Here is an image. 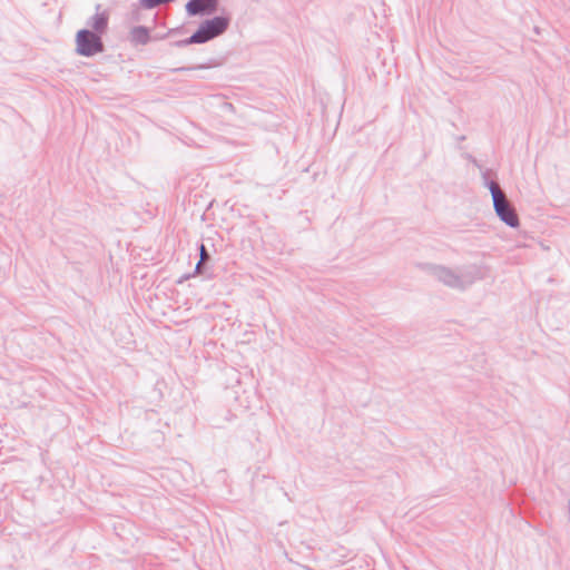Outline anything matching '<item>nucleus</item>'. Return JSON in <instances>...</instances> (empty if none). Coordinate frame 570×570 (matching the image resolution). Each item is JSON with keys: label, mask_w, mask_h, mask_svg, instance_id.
<instances>
[{"label": "nucleus", "mask_w": 570, "mask_h": 570, "mask_svg": "<svg viewBox=\"0 0 570 570\" xmlns=\"http://www.w3.org/2000/svg\"><path fill=\"white\" fill-rule=\"evenodd\" d=\"M430 272L445 286L459 291H465L476 281L484 278L483 268L476 264L463 265L456 269L443 265H432Z\"/></svg>", "instance_id": "nucleus-1"}, {"label": "nucleus", "mask_w": 570, "mask_h": 570, "mask_svg": "<svg viewBox=\"0 0 570 570\" xmlns=\"http://www.w3.org/2000/svg\"><path fill=\"white\" fill-rule=\"evenodd\" d=\"M76 53L81 57H94L105 51L102 36L89 31V29H80L75 36Z\"/></svg>", "instance_id": "nucleus-2"}, {"label": "nucleus", "mask_w": 570, "mask_h": 570, "mask_svg": "<svg viewBox=\"0 0 570 570\" xmlns=\"http://www.w3.org/2000/svg\"><path fill=\"white\" fill-rule=\"evenodd\" d=\"M230 21L232 19L227 14L214 16L202 21L195 31L199 43H206L225 33L229 28Z\"/></svg>", "instance_id": "nucleus-3"}, {"label": "nucleus", "mask_w": 570, "mask_h": 570, "mask_svg": "<svg viewBox=\"0 0 570 570\" xmlns=\"http://www.w3.org/2000/svg\"><path fill=\"white\" fill-rule=\"evenodd\" d=\"M493 208L497 216L507 226L517 228L520 225L519 216L513 205L507 199V196L493 202Z\"/></svg>", "instance_id": "nucleus-4"}, {"label": "nucleus", "mask_w": 570, "mask_h": 570, "mask_svg": "<svg viewBox=\"0 0 570 570\" xmlns=\"http://www.w3.org/2000/svg\"><path fill=\"white\" fill-rule=\"evenodd\" d=\"M109 18L110 13L108 10H101V4L96 6V12L91 17H89L86 21V28L89 31L95 32L97 35L104 36L109 28Z\"/></svg>", "instance_id": "nucleus-5"}, {"label": "nucleus", "mask_w": 570, "mask_h": 570, "mask_svg": "<svg viewBox=\"0 0 570 570\" xmlns=\"http://www.w3.org/2000/svg\"><path fill=\"white\" fill-rule=\"evenodd\" d=\"M219 7V0H188L185 6L189 17L214 14Z\"/></svg>", "instance_id": "nucleus-6"}, {"label": "nucleus", "mask_w": 570, "mask_h": 570, "mask_svg": "<svg viewBox=\"0 0 570 570\" xmlns=\"http://www.w3.org/2000/svg\"><path fill=\"white\" fill-rule=\"evenodd\" d=\"M492 171L490 169L482 170V180L483 185L490 190L492 196V202L500 199L505 196L504 191L500 188V185L497 180L490 179V175Z\"/></svg>", "instance_id": "nucleus-7"}, {"label": "nucleus", "mask_w": 570, "mask_h": 570, "mask_svg": "<svg viewBox=\"0 0 570 570\" xmlns=\"http://www.w3.org/2000/svg\"><path fill=\"white\" fill-rule=\"evenodd\" d=\"M198 252H199V261L196 264V267L194 269L195 275H205L207 271V264L212 259V256L209 252L207 250L205 244L200 243L198 245Z\"/></svg>", "instance_id": "nucleus-8"}, {"label": "nucleus", "mask_w": 570, "mask_h": 570, "mask_svg": "<svg viewBox=\"0 0 570 570\" xmlns=\"http://www.w3.org/2000/svg\"><path fill=\"white\" fill-rule=\"evenodd\" d=\"M175 0H139L137 3H135L132 7V18L135 20H139L138 18V11L139 9H154V8H157L161 4H166V3H169V2H174Z\"/></svg>", "instance_id": "nucleus-9"}, {"label": "nucleus", "mask_w": 570, "mask_h": 570, "mask_svg": "<svg viewBox=\"0 0 570 570\" xmlns=\"http://www.w3.org/2000/svg\"><path fill=\"white\" fill-rule=\"evenodd\" d=\"M131 40L138 45H146L150 40L149 29L145 26L134 27L131 30Z\"/></svg>", "instance_id": "nucleus-10"}, {"label": "nucleus", "mask_w": 570, "mask_h": 570, "mask_svg": "<svg viewBox=\"0 0 570 570\" xmlns=\"http://www.w3.org/2000/svg\"><path fill=\"white\" fill-rule=\"evenodd\" d=\"M176 48H184L190 45H200L197 38L196 32H194L190 37L181 40H177L173 43Z\"/></svg>", "instance_id": "nucleus-11"}, {"label": "nucleus", "mask_w": 570, "mask_h": 570, "mask_svg": "<svg viewBox=\"0 0 570 570\" xmlns=\"http://www.w3.org/2000/svg\"><path fill=\"white\" fill-rule=\"evenodd\" d=\"M212 67V65H197V66H189V67H180V68H175L173 69L174 72H179V71H189V70H196V69H205V68H209Z\"/></svg>", "instance_id": "nucleus-12"}, {"label": "nucleus", "mask_w": 570, "mask_h": 570, "mask_svg": "<svg viewBox=\"0 0 570 570\" xmlns=\"http://www.w3.org/2000/svg\"><path fill=\"white\" fill-rule=\"evenodd\" d=\"M472 163L480 169H482L481 165L476 161V159H472Z\"/></svg>", "instance_id": "nucleus-13"}, {"label": "nucleus", "mask_w": 570, "mask_h": 570, "mask_svg": "<svg viewBox=\"0 0 570 570\" xmlns=\"http://www.w3.org/2000/svg\"><path fill=\"white\" fill-rule=\"evenodd\" d=\"M568 511H569V521H570V499H569V502H568Z\"/></svg>", "instance_id": "nucleus-14"}]
</instances>
